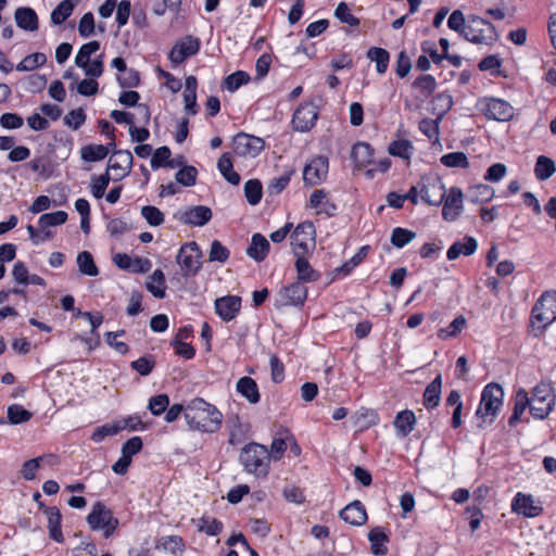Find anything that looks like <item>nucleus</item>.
I'll use <instances>...</instances> for the list:
<instances>
[{
    "label": "nucleus",
    "instance_id": "nucleus-13",
    "mask_svg": "<svg viewBox=\"0 0 556 556\" xmlns=\"http://www.w3.org/2000/svg\"><path fill=\"white\" fill-rule=\"evenodd\" d=\"M132 154L127 150H115L108 162L106 172H116L113 180L118 181L129 175L132 166Z\"/></svg>",
    "mask_w": 556,
    "mask_h": 556
},
{
    "label": "nucleus",
    "instance_id": "nucleus-18",
    "mask_svg": "<svg viewBox=\"0 0 556 556\" xmlns=\"http://www.w3.org/2000/svg\"><path fill=\"white\" fill-rule=\"evenodd\" d=\"M306 295V287L302 282H295L279 292V301L282 305L300 306L304 303Z\"/></svg>",
    "mask_w": 556,
    "mask_h": 556
},
{
    "label": "nucleus",
    "instance_id": "nucleus-7",
    "mask_svg": "<svg viewBox=\"0 0 556 556\" xmlns=\"http://www.w3.org/2000/svg\"><path fill=\"white\" fill-rule=\"evenodd\" d=\"M201 250L195 242L185 243L178 251L177 263L184 275H194L201 268Z\"/></svg>",
    "mask_w": 556,
    "mask_h": 556
},
{
    "label": "nucleus",
    "instance_id": "nucleus-11",
    "mask_svg": "<svg viewBox=\"0 0 556 556\" xmlns=\"http://www.w3.org/2000/svg\"><path fill=\"white\" fill-rule=\"evenodd\" d=\"M486 31L490 34L495 33L494 26L481 17L473 16L469 20L468 24H466L462 36L470 42L482 43L488 38H491V36L485 34Z\"/></svg>",
    "mask_w": 556,
    "mask_h": 556
},
{
    "label": "nucleus",
    "instance_id": "nucleus-3",
    "mask_svg": "<svg viewBox=\"0 0 556 556\" xmlns=\"http://www.w3.org/2000/svg\"><path fill=\"white\" fill-rule=\"evenodd\" d=\"M504 390L497 383H489L482 391L481 401L476 412L477 418L482 421L478 424L479 428H483L484 424H492L503 405Z\"/></svg>",
    "mask_w": 556,
    "mask_h": 556
},
{
    "label": "nucleus",
    "instance_id": "nucleus-5",
    "mask_svg": "<svg viewBox=\"0 0 556 556\" xmlns=\"http://www.w3.org/2000/svg\"><path fill=\"white\" fill-rule=\"evenodd\" d=\"M87 523L92 531H103L105 539L110 538L118 528L119 521L113 511L102 502H96L87 516Z\"/></svg>",
    "mask_w": 556,
    "mask_h": 556
},
{
    "label": "nucleus",
    "instance_id": "nucleus-43",
    "mask_svg": "<svg viewBox=\"0 0 556 556\" xmlns=\"http://www.w3.org/2000/svg\"><path fill=\"white\" fill-rule=\"evenodd\" d=\"M467 321L463 315H458L447 327L438 330V337L441 340L455 338L466 326Z\"/></svg>",
    "mask_w": 556,
    "mask_h": 556
},
{
    "label": "nucleus",
    "instance_id": "nucleus-9",
    "mask_svg": "<svg viewBox=\"0 0 556 556\" xmlns=\"http://www.w3.org/2000/svg\"><path fill=\"white\" fill-rule=\"evenodd\" d=\"M480 110L486 118L498 122H507L514 116L513 106L508 102L496 98L480 101Z\"/></svg>",
    "mask_w": 556,
    "mask_h": 556
},
{
    "label": "nucleus",
    "instance_id": "nucleus-63",
    "mask_svg": "<svg viewBox=\"0 0 556 556\" xmlns=\"http://www.w3.org/2000/svg\"><path fill=\"white\" fill-rule=\"evenodd\" d=\"M227 427L229 429V443L236 444L240 441L243 434L242 424L238 415L229 416L227 419Z\"/></svg>",
    "mask_w": 556,
    "mask_h": 556
},
{
    "label": "nucleus",
    "instance_id": "nucleus-50",
    "mask_svg": "<svg viewBox=\"0 0 556 556\" xmlns=\"http://www.w3.org/2000/svg\"><path fill=\"white\" fill-rule=\"evenodd\" d=\"M74 4L71 1L63 0L51 13V22L55 25L64 23L73 13Z\"/></svg>",
    "mask_w": 556,
    "mask_h": 556
},
{
    "label": "nucleus",
    "instance_id": "nucleus-1",
    "mask_svg": "<svg viewBox=\"0 0 556 556\" xmlns=\"http://www.w3.org/2000/svg\"><path fill=\"white\" fill-rule=\"evenodd\" d=\"M184 417L191 430L208 433L219 430L223 422V414L202 397H195L187 404Z\"/></svg>",
    "mask_w": 556,
    "mask_h": 556
},
{
    "label": "nucleus",
    "instance_id": "nucleus-8",
    "mask_svg": "<svg viewBox=\"0 0 556 556\" xmlns=\"http://www.w3.org/2000/svg\"><path fill=\"white\" fill-rule=\"evenodd\" d=\"M233 151L239 156H257L265 148V141L245 132L237 134L232 139Z\"/></svg>",
    "mask_w": 556,
    "mask_h": 556
},
{
    "label": "nucleus",
    "instance_id": "nucleus-48",
    "mask_svg": "<svg viewBox=\"0 0 556 556\" xmlns=\"http://www.w3.org/2000/svg\"><path fill=\"white\" fill-rule=\"evenodd\" d=\"M295 268L299 279L302 281H316L319 278V274L312 268L305 257L296 258Z\"/></svg>",
    "mask_w": 556,
    "mask_h": 556
},
{
    "label": "nucleus",
    "instance_id": "nucleus-60",
    "mask_svg": "<svg viewBox=\"0 0 556 556\" xmlns=\"http://www.w3.org/2000/svg\"><path fill=\"white\" fill-rule=\"evenodd\" d=\"M155 366V359L152 355L142 356L130 363V367L141 376H148Z\"/></svg>",
    "mask_w": 556,
    "mask_h": 556
},
{
    "label": "nucleus",
    "instance_id": "nucleus-47",
    "mask_svg": "<svg viewBox=\"0 0 556 556\" xmlns=\"http://www.w3.org/2000/svg\"><path fill=\"white\" fill-rule=\"evenodd\" d=\"M415 238H416V232H414L413 230L402 228V227H396L392 230L390 240H391V243L395 248L402 249L406 244L412 242Z\"/></svg>",
    "mask_w": 556,
    "mask_h": 556
},
{
    "label": "nucleus",
    "instance_id": "nucleus-41",
    "mask_svg": "<svg viewBox=\"0 0 556 556\" xmlns=\"http://www.w3.org/2000/svg\"><path fill=\"white\" fill-rule=\"evenodd\" d=\"M545 311L546 313H556V291H545L535 302L531 313H539Z\"/></svg>",
    "mask_w": 556,
    "mask_h": 556
},
{
    "label": "nucleus",
    "instance_id": "nucleus-54",
    "mask_svg": "<svg viewBox=\"0 0 556 556\" xmlns=\"http://www.w3.org/2000/svg\"><path fill=\"white\" fill-rule=\"evenodd\" d=\"M250 81V75L243 71H237L224 79V87L233 92Z\"/></svg>",
    "mask_w": 556,
    "mask_h": 556
},
{
    "label": "nucleus",
    "instance_id": "nucleus-21",
    "mask_svg": "<svg viewBox=\"0 0 556 556\" xmlns=\"http://www.w3.org/2000/svg\"><path fill=\"white\" fill-rule=\"evenodd\" d=\"M464 240V242L456 241L450 247L446 252V257L448 261H454L460 255H472L477 251L478 242L473 237L466 236Z\"/></svg>",
    "mask_w": 556,
    "mask_h": 556
},
{
    "label": "nucleus",
    "instance_id": "nucleus-55",
    "mask_svg": "<svg viewBox=\"0 0 556 556\" xmlns=\"http://www.w3.org/2000/svg\"><path fill=\"white\" fill-rule=\"evenodd\" d=\"M440 161L446 167L467 168L469 166L468 159L464 152H451L444 154L441 156Z\"/></svg>",
    "mask_w": 556,
    "mask_h": 556
},
{
    "label": "nucleus",
    "instance_id": "nucleus-31",
    "mask_svg": "<svg viewBox=\"0 0 556 556\" xmlns=\"http://www.w3.org/2000/svg\"><path fill=\"white\" fill-rule=\"evenodd\" d=\"M217 168L223 177L231 185L237 186L240 182V175L233 170V164L230 153L225 152L217 162Z\"/></svg>",
    "mask_w": 556,
    "mask_h": 556
},
{
    "label": "nucleus",
    "instance_id": "nucleus-45",
    "mask_svg": "<svg viewBox=\"0 0 556 556\" xmlns=\"http://www.w3.org/2000/svg\"><path fill=\"white\" fill-rule=\"evenodd\" d=\"M556 320V315L553 318H548L547 315H531L529 319V332L533 337H540L548 325Z\"/></svg>",
    "mask_w": 556,
    "mask_h": 556
},
{
    "label": "nucleus",
    "instance_id": "nucleus-12",
    "mask_svg": "<svg viewBox=\"0 0 556 556\" xmlns=\"http://www.w3.org/2000/svg\"><path fill=\"white\" fill-rule=\"evenodd\" d=\"M464 194L460 188L451 187L443 200L442 217L446 222H455L463 212Z\"/></svg>",
    "mask_w": 556,
    "mask_h": 556
},
{
    "label": "nucleus",
    "instance_id": "nucleus-51",
    "mask_svg": "<svg viewBox=\"0 0 556 556\" xmlns=\"http://www.w3.org/2000/svg\"><path fill=\"white\" fill-rule=\"evenodd\" d=\"M368 250H369L368 245L362 247L355 255H353L343 265L336 268V273L342 274L344 276L349 275L366 257Z\"/></svg>",
    "mask_w": 556,
    "mask_h": 556
},
{
    "label": "nucleus",
    "instance_id": "nucleus-10",
    "mask_svg": "<svg viewBox=\"0 0 556 556\" xmlns=\"http://www.w3.org/2000/svg\"><path fill=\"white\" fill-rule=\"evenodd\" d=\"M201 47L200 39L191 35L177 41L168 53V59L174 65L181 64L188 58L195 55Z\"/></svg>",
    "mask_w": 556,
    "mask_h": 556
},
{
    "label": "nucleus",
    "instance_id": "nucleus-53",
    "mask_svg": "<svg viewBox=\"0 0 556 556\" xmlns=\"http://www.w3.org/2000/svg\"><path fill=\"white\" fill-rule=\"evenodd\" d=\"M33 413L25 409L22 405L13 404L8 407V419L12 425H20L28 421Z\"/></svg>",
    "mask_w": 556,
    "mask_h": 556
},
{
    "label": "nucleus",
    "instance_id": "nucleus-46",
    "mask_svg": "<svg viewBox=\"0 0 556 556\" xmlns=\"http://www.w3.org/2000/svg\"><path fill=\"white\" fill-rule=\"evenodd\" d=\"M263 187L258 179H250L244 184V195L251 205H256L262 200Z\"/></svg>",
    "mask_w": 556,
    "mask_h": 556
},
{
    "label": "nucleus",
    "instance_id": "nucleus-26",
    "mask_svg": "<svg viewBox=\"0 0 556 556\" xmlns=\"http://www.w3.org/2000/svg\"><path fill=\"white\" fill-rule=\"evenodd\" d=\"M237 392L240 393L251 404L260 402L261 395L257 383L251 377H242L237 381Z\"/></svg>",
    "mask_w": 556,
    "mask_h": 556
},
{
    "label": "nucleus",
    "instance_id": "nucleus-2",
    "mask_svg": "<svg viewBox=\"0 0 556 556\" xmlns=\"http://www.w3.org/2000/svg\"><path fill=\"white\" fill-rule=\"evenodd\" d=\"M239 460L245 471L255 477H267L269 472L270 455L268 448L260 443H249L240 452Z\"/></svg>",
    "mask_w": 556,
    "mask_h": 556
},
{
    "label": "nucleus",
    "instance_id": "nucleus-16",
    "mask_svg": "<svg viewBox=\"0 0 556 556\" xmlns=\"http://www.w3.org/2000/svg\"><path fill=\"white\" fill-rule=\"evenodd\" d=\"M318 117L316 106L313 103L299 105L292 116L293 128L298 131H308Z\"/></svg>",
    "mask_w": 556,
    "mask_h": 556
},
{
    "label": "nucleus",
    "instance_id": "nucleus-20",
    "mask_svg": "<svg viewBox=\"0 0 556 556\" xmlns=\"http://www.w3.org/2000/svg\"><path fill=\"white\" fill-rule=\"evenodd\" d=\"M292 244L295 249H300L304 252L307 251V241H314L315 240V227L312 222H303L299 224L292 235Z\"/></svg>",
    "mask_w": 556,
    "mask_h": 556
},
{
    "label": "nucleus",
    "instance_id": "nucleus-30",
    "mask_svg": "<svg viewBox=\"0 0 556 556\" xmlns=\"http://www.w3.org/2000/svg\"><path fill=\"white\" fill-rule=\"evenodd\" d=\"M374 150L367 142H357L353 146L351 157L357 167H366L372 162Z\"/></svg>",
    "mask_w": 556,
    "mask_h": 556
},
{
    "label": "nucleus",
    "instance_id": "nucleus-15",
    "mask_svg": "<svg viewBox=\"0 0 556 556\" xmlns=\"http://www.w3.org/2000/svg\"><path fill=\"white\" fill-rule=\"evenodd\" d=\"M329 169L328 159L326 156H317L313 159L303 170V180L306 185H319L327 176Z\"/></svg>",
    "mask_w": 556,
    "mask_h": 556
},
{
    "label": "nucleus",
    "instance_id": "nucleus-4",
    "mask_svg": "<svg viewBox=\"0 0 556 556\" xmlns=\"http://www.w3.org/2000/svg\"><path fill=\"white\" fill-rule=\"evenodd\" d=\"M533 404L530 405V413L536 419H545L553 410L556 402L554 387L551 381L542 380L533 389Z\"/></svg>",
    "mask_w": 556,
    "mask_h": 556
},
{
    "label": "nucleus",
    "instance_id": "nucleus-25",
    "mask_svg": "<svg viewBox=\"0 0 556 556\" xmlns=\"http://www.w3.org/2000/svg\"><path fill=\"white\" fill-rule=\"evenodd\" d=\"M197 88L198 80L195 76H188L185 83L184 102L185 110L189 115H195L198 113Z\"/></svg>",
    "mask_w": 556,
    "mask_h": 556
},
{
    "label": "nucleus",
    "instance_id": "nucleus-62",
    "mask_svg": "<svg viewBox=\"0 0 556 556\" xmlns=\"http://www.w3.org/2000/svg\"><path fill=\"white\" fill-rule=\"evenodd\" d=\"M169 405V397L167 394H159L155 396H152L149 401L148 408L154 416H160L161 414L165 413Z\"/></svg>",
    "mask_w": 556,
    "mask_h": 556
},
{
    "label": "nucleus",
    "instance_id": "nucleus-27",
    "mask_svg": "<svg viewBox=\"0 0 556 556\" xmlns=\"http://www.w3.org/2000/svg\"><path fill=\"white\" fill-rule=\"evenodd\" d=\"M442 390V376L439 374L425 389L424 405L427 409L435 408L440 404Z\"/></svg>",
    "mask_w": 556,
    "mask_h": 556
},
{
    "label": "nucleus",
    "instance_id": "nucleus-29",
    "mask_svg": "<svg viewBox=\"0 0 556 556\" xmlns=\"http://www.w3.org/2000/svg\"><path fill=\"white\" fill-rule=\"evenodd\" d=\"M368 541L370 542V549L374 555H387L388 547L386 543L389 542V535L384 532L383 528H372L368 533Z\"/></svg>",
    "mask_w": 556,
    "mask_h": 556
},
{
    "label": "nucleus",
    "instance_id": "nucleus-52",
    "mask_svg": "<svg viewBox=\"0 0 556 556\" xmlns=\"http://www.w3.org/2000/svg\"><path fill=\"white\" fill-rule=\"evenodd\" d=\"M198 169L192 165H184L181 169H179L175 179L178 184L184 187H192L197 182Z\"/></svg>",
    "mask_w": 556,
    "mask_h": 556
},
{
    "label": "nucleus",
    "instance_id": "nucleus-40",
    "mask_svg": "<svg viewBox=\"0 0 556 556\" xmlns=\"http://www.w3.org/2000/svg\"><path fill=\"white\" fill-rule=\"evenodd\" d=\"M412 86L413 88L419 90V93L424 99H427L434 92L437 88V81L432 75L426 74L418 76L413 81Z\"/></svg>",
    "mask_w": 556,
    "mask_h": 556
},
{
    "label": "nucleus",
    "instance_id": "nucleus-39",
    "mask_svg": "<svg viewBox=\"0 0 556 556\" xmlns=\"http://www.w3.org/2000/svg\"><path fill=\"white\" fill-rule=\"evenodd\" d=\"M100 49V42L97 40L83 45L76 54L75 64L80 68H87L90 63V56Z\"/></svg>",
    "mask_w": 556,
    "mask_h": 556
},
{
    "label": "nucleus",
    "instance_id": "nucleus-49",
    "mask_svg": "<svg viewBox=\"0 0 556 556\" xmlns=\"http://www.w3.org/2000/svg\"><path fill=\"white\" fill-rule=\"evenodd\" d=\"M66 220L67 213L64 211H56L42 214L39 217L38 225L41 229H46L48 227L63 225Z\"/></svg>",
    "mask_w": 556,
    "mask_h": 556
},
{
    "label": "nucleus",
    "instance_id": "nucleus-42",
    "mask_svg": "<svg viewBox=\"0 0 556 556\" xmlns=\"http://www.w3.org/2000/svg\"><path fill=\"white\" fill-rule=\"evenodd\" d=\"M160 546L163 547L166 552L170 553L173 556H181L185 551L184 541L178 535L161 538L157 547Z\"/></svg>",
    "mask_w": 556,
    "mask_h": 556
},
{
    "label": "nucleus",
    "instance_id": "nucleus-34",
    "mask_svg": "<svg viewBox=\"0 0 556 556\" xmlns=\"http://www.w3.org/2000/svg\"><path fill=\"white\" fill-rule=\"evenodd\" d=\"M114 146V143H110L109 146L103 144H88L81 148L80 156L86 162H98L106 157L109 154V147Z\"/></svg>",
    "mask_w": 556,
    "mask_h": 556
},
{
    "label": "nucleus",
    "instance_id": "nucleus-44",
    "mask_svg": "<svg viewBox=\"0 0 556 556\" xmlns=\"http://www.w3.org/2000/svg\"><path fill=\"white\" fill-rule=\"evenodd\" d=\"M77 265L81 274L94 277L99 274V269L94 264L93 256L88 251L79 252L77 255Z\"/></svg>",
    "mask_w": 556,
    "mask_h": 556
},
{
    "label": "nucleus",
    "instance_id": "nucleus-33",
    "mask_svg": "<svg viewBox=\"0 0 556 556\" xmlns=\"http://www.w3.org/2000/svg\"><path fill=\"white\" fill-rule=\"evenodd\" d=\"M416 417L413 410L400 412L394 419V427L401 437H407L414 429Z\"/></svg>",
    "mask_w": 556,
    "mask_h": 556
},
{
    "label": "nucleus",
    "instance_id": "nucleus-58",
    "mask_svg": "<svg viewBox=\"0 0 556 556\" xmlns=\"http://www.w3.org/2000/svg\"><path fill=\"white\" fill-rule=\"evenodd\" d=\"M413 144L409 140L402 139L395 140L390 143L388 151L391 155L399 156L402 159H409Z\"/></svg>",
    "mask_w": 556,
    "mask_h": 556
},
{
    "label": "nucleus",
    "instance_id": "nucleus-56",
    "mask_svg": "<svg viewBox=\"0 0 556 556\" xmlns=\"http://www.w3.org/2000/svg\"><path fill=\"white\" fill-rule=\"evenodd\" d=\"M141 216L150 226L157 227L165 220L164 214L153 205H144L141 207Z\"/></svg>",
    "mask_w": 556,
    "mask_h": 556
},
{
    "label": "nucleus",
    "instance_id": "nucleus-61",
    "mask_svg": "<svg viewBox=\"0 0 556 556\" xmlns=\"http://www.w3.org/2000/svg\"><path fill=\"white\" fill-rule=\"evenodd\" d=\"M121 430H123V427L119 425V424H116V425H110V424H105L103 426H100L98 427L92 435H91V440L96 443H100L102 442L106 437L109 435H115L117 434Z\"/></svg>",
    "mask_w": 556,
    "mask_h": 556
},
{
    "label": "nucleus",
    "instance_id": "nucleus-59",
    "mask_svg": "<svg viewBox=\"0 0 556 556\" xmlns=\"http://www.w3.org/2000/svg\"><path fill=\"white\" fill-rule=\"evenodd\" d=\"M334 16L344 24L350 26H358L359 18L351 13L349 5L345 2H340L334 11Z\"/></svg>",
    "mask_w": 556,
    "mask_h": 556
},
{
    "label": "nucleus",
    "instance_id": "nucleus-19",
    "mask_svg": "<svg viewBox=\"0 0 556 556\" xmlns=\"http://www.w3.org/2000/svg\"><path fill=\"white\" fill-rule=\"evenodd\" d=\"M340 518L352 526L359 527L367 521V513L362 502L354 501L340 511Z\"/></svg>",
    "mask_w": 556,
    "mask_h": 556
},
{
    "label": "nucleus",
    "instance_id": "nucleus-28",
    "mask_svg": "<svg viewBox=\"0 0 556 556\" xmlns=\"http://www.w3.org/2000/svg\"><path fill=\"white\" fill-rule=\"evenodd\" d=\"M293 440V435L288 429L281 428L273 439L270 450H268L270 459L279 460L288 447V441Z\"/></svg>",
    "mask_w": 556,
    "mask_h": 556
},
{
    "label": "nucleus",
    "instance_id": "nucleus-22",
    "mask_svg": "<svg viewBox=\"0 0 556 556\" xmlns=\"http://www.w3.org/2000/svg\"><path fill=\"white\" fill-rule=\"evenodd\" d=\"M45 514L48 519L49 535L58 543L64 542V536L61 529L62 516L58 507H45Z\"/></svg>",
    "mask_w": 556,
    "mask_h": 556
},
{
    "label": "nucleus",
    "instance_id": "nucleus-35",
    "mask_svg": "<svg viewBox=\"0 0 556 556\" xmlns=\"http://www.w3.org/2000/svg\"><path fill=\"white\" fill-rule=\"evenodd\" d=\"M215 313H239L241 298L238 295H226L215 300Z\"/></svg>",
    "mask_w": 556,
    "mask_h": 556
},
{
    "label": "nucleus",
    "instance_id": "nucleus-36",
    "mask_svg": "<svg viewBox=\"0 0 556 556\" xmlns=\"http://www.w3.org/2000/svg\"><path fill=\"white\" fill-rule=\"evenodd\" d=\"M555 172H556V165L552 159H549L545 155H540L536 159L534 173H535V177L539 180L548 179L549 177H552L555 174Z\"/></svg>",
    "mask_w": 556,
    "mask_h": 556
},
{
    "label": "nucleus",
    "instance_id": "nucleus-14",
    "mask_svg": "<svg viewBox=\"0 0 556 556\" xmlns=\"http://www.w3.org/2000/svg\"><path fill=\"white\" fill-rule=\"evenodd\" d=\"M175 218L180 223L190 226H204L212 219V210L205 205H197L178 211Z\"/></svg>",
    "mask_w": 556,
    "mask_h": 556
},
{
    "label": "nucleus",
    "instance_id": "nucleus-37",
    "mask_svg": "<svg viewBox=\"0 0 556 556\" xmlns=\"http://www.w3.org/2000/svg\"><path fill=\"white\" fill-rule=\"evenodd\" d=\"M147 289L155 296L163 298L165 295V276L161 269H156L153 271L151 276H149L147 281Z\"/></svg>",
    "mask_w": 556,
    "mask_h": 556
},
{
    "label": "nucleus",
    "instance_id": "nucleus-6",
    "mask_svg": "<svg viewBox=\"0 0 556 556\" xmlns=\"http://www.w3.org/2000/svg\"><path fill=\"white\" fill-rule=\"evenodd\" d=\"M418 186L420 188V198L425 203L435 206L442 204L446 190L440 177H421Z\"/></svg>",
    "mask_w": 556,
    "mask_h": 556
},
{
    "label": "nucleus",
    "instance_id": "nucleus-38",
    "mask_svg": "<svg viewBox=\"0 0 556 556\" xmlns=\"http://www.w3.org/2000/svg\"><path fill=\"white\" fill-rule=\"evenodd\" d=\"M366 55L371 62L376 63V68L379 74L387 72L390 54L386 49L372 47L367 51Z\"/></svg>",
    "mask_w": 556,
    "mask_h": 556
},
{
    "label": "nucleus",
    "instance_id": "nucleus-24",
    "mask_svg": "<svg viewBox=\"0 0 556 556\" xmlns=\"http://www.w3.org/2000/svg\"><path fill=\"white\" fill-rule=\"evenodd\" d=\"M270 244L261 233H254L251 244L247 249V254L256 262H262L269 252Z\"/></svg>",
    "mask_w": 556,
    "mask_h": 556
},
{
    "label": "nucleus",
    "instance_id": "nucleus-23",
    "mask_svg": "<svg viewBox=\"0 0 556 556\" xmlns=\"http://www.w3.org/2000/svg\"><path fill=\"white\" fill-rule=\"evenodd\" d=\"M16 25L27 31L38 29V16L36 12L28 7L17 8L14 13Z\"/></svg>",
    "mask_w": 556,
    "mask_h": 556
},
{
    "label": "nucleus",
    "instance_id": "nucleus-57",
    "mask_svg": "<svg viewBox=\"0 0 556 556\" xmlns=\"http://www.w3.org/2000/svg\"><path fill=\"white\" fill-rule=\"evenodd\" d=\"M110 173L105 172L100 176L93 175L91 177V192L96 199H101L110 184Z\"/></svg>",
    "mask_w": 556,
    "mask_h": 556
},
{
    "label": "nucleus",
    "instance_id": "nucleus-64",
    "mask_svg": "<svg viewBox=\"0 0 556 556\" xmlns=\"http://www.w3.org/2000/svg\"><path fill=\"white\" fill-rule=\"evenodd\" d=\"M117 81L124 89L135 88L140 83L139 72L135 68H127L125 72H123V75L117 77Z\"/></svg>",
    "mask_w": 556,
    "mask_h": 556
},
{
    "label": "nucleus",
    "instance_id": "nucleus-32",
    "mask_svg": "<svg viewBox=\"0 0 556 556\" xmlns=\"http://www.w3.org/2000/svg\"><path fill=\"white\" fill-rule=\"evenodd\" d=\"M530 400L528 392L525 389H519L515 395V404L513 415L508 419V425L515 427L520 420L526 408L530 407Z\"/></svg>",
    "mask_w": 556,
    "mask_h": 556
},
{
    "label": "nucleus",
    "instance_id": "nucleus-17",
    "mask_svg": "<svg viewBox=\"0 0 556 556\" xmlns=\"http://www.w3.org/2000/svg\"><path fill=\"white\" fill-rule=\"evenodd\" d=\"M511 510L526 517H535L541 514L542 507L535 504L531 494L518 492L513 498Z\"/></svg>",
    "mask_w": 556,
    "mask_h": 556
}]
</instances>
